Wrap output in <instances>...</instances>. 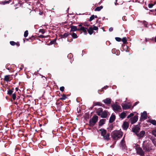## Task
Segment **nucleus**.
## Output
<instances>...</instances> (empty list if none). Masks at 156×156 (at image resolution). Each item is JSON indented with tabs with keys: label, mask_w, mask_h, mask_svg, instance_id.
I'll return each instance as SVG.
<instances>
[{
	"label": "nucleus",
	"mask_w": 156,
	"mask_h": 156,
	"mask_svg": "<svg viewBox=\"0 0 156 156\" xmlns=\"http://www.w3.org/2000/svg\"><path fill=\"white\" fill-rule=\"evenodd\" d=\"M123 134V133L120 130H114L112 132L111 135L114 140H118L122 137Z\"/></svg>",
	"instance_id": "f257e3e1"
},
{
	"label": "nucleus",
	"mask_w": 156,
	"mask_h": 156,
	"mask_svg": "<svg viewBox=\"0 0 156 156\" xmlns=\"http://www.w3.org/2000/svg\"><path fill=\"white\" fill-rule=\"evenodd\" d=\"M98 117L97 115H94L93 117L91 120L90 121L89 123L90 126H94L98 121Z\"/></svg>",
	"instance_id": "f03ea898"
},
{
	"label": "nucleus",
	"mask_w": 156,
	"mask_h": 156,
	"mask_svg": "<svg viewBox=\"0 0 156 156\" xmlns=\"http://www.w3.org/2000/svg\"><path fill=\"white\" fill-rule=\"evenodd\" d=\"M140 129V126L139 125H136L132 128V131L136 135L139 132Z\"/></svg>",
	"instance_id": "7ed1b4c3"
},
{
	"label": "nucleus",
	"mask_w": 156,
	"mask_h": 156,
	"mask_svg": "<svg viewBox=\"0 0 156 156\" xmlns=\"http://www.w3.org/2000/svg\"><path fill=\"white\" fill-rule=\"evenodd\" d=\"M112 107L115 111H118L121 109L120 106L117 104L113 105Z\"/></svg>",
	"instance_id": "20e7f679"
},
{
	"label": "nucleus",
	"mask_w": 156,
	"mask_h": 156,
	"mask_svg": "<svg viewBox=\"0 0 156 156\" xmlns=\"http://www.w3.org/2000/svg\"><path fill=\"white\" fill-rule=\"evenodd\" d=\"M137 153L140 155L143 156L144 155V152L140 147H137L136 148Z\"/></svg>",
	"instance_id": "39448f33"
},
{
	"label": "nucleus",
	"mask_w": 156,
	"mask_h": 156,
	"mask_svg": "<svg viewBox=\"0 0 156 156\" xmlns=\"http://www.w3.org/2000/svg\"><path fill=\"white\" fill-rule=\"evenodd\" d=\"M147 113L146 111H144L141 113L140 117V120L142 121V120H145L147 119Z\"/></svg>",
	"instance_id": "423d86ee"
},
{
	"label": "nucleus",
	"mask_w": 156,
	"mask_h": 156,
	"mask_svg": "<svg viewBox=\"0 0 156 156\" xmlns=\"http://www.w3.org/2000/svg\"><path fill=\"white\" fill-rule=\"evenodd\" d=\"M138 119V116L137 115H136L134 116L133 117L130 119V120L131 123L132 124H133L136 122L137 121Z\"/></svg>",
	"instance_id": "0eeeda50"
},
{
	"label": "nucleus",
	"mask_w": 156,
	"mask_h": 156,
	"mask_svg": "<svg viewBox=\"0 0 156 156\" xmlns=\"http://www.w3.org/2000/svg\"><path fill=\"white\" fill-rule=\"evenodd\" d=\"M79 28L78 29V30H82L85 33H87V28L82 27L81 24L78 25Z\"/></svg>",
	"instance_id": "6e6552de"
},
{
	"label": "nucleus",
	"mask_w": 156,
	"mask_h": 156,
	"mask_svg": "<svg viewBox=\"0 0 156 156\" xmlns=\"http://www.w3.org/2000/svg\"><path fill=\"white\" fill-rule=\"evenodd\" d=\"M145 134V132L144 131H142L140 133H138L136 135L139 139L142 138L144 137Z\"/></svg>",
	"instance_id": "1a4fd4ad"
},
{
	"label": "nucleus",
	"mask_w": 156,
	"mask_h": 156,
	"mask_svg": "<svg viewBox=\"0 0 156 156\" xmlns=\"http://www.w3.org/2000/svg\"><path fill=\"white\" fill-rule=\"evenodd\" d=\"M129 124L128 122L125 121L124 122L122 125V127L123 129L126 130L129 127Z\"/></svg>",
	"instance_id": "9d476101"
},
{
	"label": "nucleus",
	"mask_w": 156,
	"mask_h": 156,
	"mask_svg": "<svg viewBox=\"0 0 156 156\" xmlns=\"http://www.w3.org/2000/svg\"><path fill=\"white\" fill-rule=\"evenodd\" d=\"M102 101L105 104L107 105L110 104L111 103V100L110 98H107L106 99L103 100Z\"/></svg>",
	"instance_id": "9b49d317"
},
{
	"label": "nucleus",
	"mask_w": 156,
	"mask_h": 156,
	"mask_svg": "<svg viewBox=\"0 0 156 156\" xmlns=\"http://www.w3.org/2000/svg\"><path fill=\"white\" fill-rule=\"evenodd\" d=\"M120 145L122 147V148H125L126 147V145L125 144V141L124 140V136L121 140V141L120 142Z\"/></svg>",
	"instance_id": "f8f14e48"
},
{
	"label": "nucleus",
	"mask_w": 156,
	"mask_h": 156,
	"mask_svg": "<svg viewBox=\"0 0 156 156\" xmlns=\"http://www.w3.org/2000/svg\"><path fill=\"white\" fill-rule=\"evenodd\" d=\"M115 119V115H114L112 114L110 118L109 122L111 123L113 122Z\"/></svg>",
	"instance_id": "ddd939ff"
},
{
	"label": "nucleus",
	"mask_w": 156,
	"mask_h": 156,
	"mask_svg": "<svg viewBox=\"0 0 156 156\" xmlns=\"http://www.w3.org/2000/svg\"><path fill=\"white\" fill-rule=\"evenodd\" d=\"M122 106L124 110H126L129 108L131 107V105H128L127 104H124L122 105Z\"/></svg>",
	"instance_id": "4468645a"
},
{
	"label": "nucleus",
	"mask_w": 156,
	"mask_h": 156,
	"mask_svg": "<svg viewBox=\"0 0 156 156\" xmlns=\"http://www.w3.org/2000/svg\"><path fill=\"white\" fill-rule=\"evenodd\" d=\"M107 115V112L106 111H104L102 112L100 116L102 118H106Z\"/></svg>",
	"instance_id": "2eb2a0df"
},
{
	"label": "nucleus",
	"mask_w": 156,
	"mask_h": 156,
	"mask_svg": "<svg viewBox=\"0 0 156 156\" xmlns=\"http://www.w3.org/2000/svg\"><path fill=\"white\" fill-rule=\"evenodd\" d=\"M99 131L101 132V135L102 136H104L107 134L106 130L104 129H101Z\"/></svg>",
	"instance_id": "dca6fc26"
},
{
	"label": "nucleus",
	"mask_w": 156,
	"mask_h": 156,
	"mask_svg": "<svg viewBox=\"0 0 156 156\" xmlns=\"http://www.w3.org/2000/svg\"><path fill=\"white\" fill-rule=\"evenodd\" d=\"M151 148L148 145H144L143 146V150L145 151H149L151 150Z\"/></svg>",
	"instance_id": "f3484780"
},
{
	"label": "nucleus",
	"mask_w": 156,
	"mask_h": 156,
	"mask_svg": "<svg viewBox=\"0 0 156 156\" xmlns=\"http://www.w3.org/2000/svg\"><path fill=\"white\" fill-rule=\"evenodd\" d=\"M103 112V109L102 108H99L96 110V113L99 116H100L101 115V113Z\"/></svg>",
	"instance_id": "a211bd4d"
},
{
	"label": "nucleus",
	"mask_w": 156,
	"mask_h": 156,
	"mask_svg": "<svg viewBox=\"0 0 156 156\" xmlns=\"http://www.w3.org/2000/svg\"><path fill=\"white\" fill-rule=\"evenodd\" d=\"M102 136L104 140L108 141L109 139L110 134L109 133H107V134Z\"/></svg>",
	"instance_id": "6ab92c4d"
},
{
	"label": "nucleus",
	"mask_w": 156,
	"mask_h": 156,
	"mask_svg": "<svg viewBox=\"0 0 156 156\" xmlns=\"http://www.w3.org/2000/svg\"><path fill=\"white\" fill-rule=\"evenodd\" d=\"M70 28L71 29L70 31H75L76 30H78L77 27L75 26H72Z\"/></svg>",
	"instance_id": "aec40b11"
},
{
	"label": "nucleus",
	"mask_w": 156,
	"mask_h": 156,
	"mask_svg": "<svg viewBox=\"0 0 156 156\" xmlns=\"http://www.w3.org/2000/svg\"><path fill=\"white\" fill-rule=\"evenodd\" d=\"M126 116V113L125 112H122L121 113L120 115V118H121L122 119L125 118Z\"/></svg>",
	"instance_id": "412c9836"
},
{
	"label": "nucleus",
	"mask_w": 156,
	"mask_h": 156,
	"mask_svg": "<svg viewBox=\"0 0 156 156\" xmlns=\"http://www.w3.org/2000/svg\"><path fill=\"white\" fill-rule=\"evenodd\" d=\"M105 119H101L99 123V126H101L105 123Z\"/></svg>",
	"instance_id": "4be33fe9"
},
{
	"label": "nucleus",
	"mask_w": 156,
	"mask_h": 156,
	"mask_svg": "<svg viewBox=\"0 0 156 156\" xmlns=\"http://www.w3.org/2000/svg\"><path fill=\"white\" fill-rule=\"evenodd\" d=\"M10 2V0L9 1H4L0 2V4L2 5H5V4H8Z\"/></svg>",
	"instance_id": "5701e85b"
},
{
	"label": "nucleus",
	"mask_w": 156,
	"mask_h": 156,
	"mask_svg": "<svg viewBox=\"0 0 156 156\" xmlns=\"http://www.w3.org/2000/svg\"><path fill=\"white\" fill-rule=\"evenodd\" d=\"M87 31L90 35L92 34L93 32V30L92 27H90L89 28L87 29Z\"/></svg>",
	"instance_id": "b1692460"
},
{
	"label": "nucleus",
	"mask_w": 156,
	"mask_h": 156,
	"mask_svg": "<svg viewBox=\"0 0 156 156\" xmlns=\"http://www.w3.org/2000/svg\"><path fill=\"white\" fill-rule=\"evenodd\" d=\"M119 51L116 50L115 49H113L112 50V53L114 54H115L117 55H119Z\"/></svg>",
	"instance_id": "393cba45"
},
{
	"label": "nucleus",
	"mask_w": 156,
	"mask_h": 156,
	"mask_svg": "<svg viewBox=\"0 0 156 156\" xmlns=\"http://www.w3.org/2000/svg\"><path fill=\"white\" fill-rule=\"evenodd\" d=\"M149 122L153 125H156V121L155 120H150L149 121Z\"/></svg>",
	"instance_id": "a878e982"
},
{
	"label": "nucleus",
	"mask_w": 156,
	"mask_h": 156,
	"mask_svg": "<svg viewBox=\"0 0 156 156\" xmlns=\"http://www.w3.org/2000/svg\"><path fill=\"white\" fill-rule=\"evenodd\" d=\"M103 7L102 6H101L99 7H98L96 8L95 10V11H99L100 10H101L103 8Z\"/></svg>",
	"instance_id": "bb28decb"
},
{
	"label": "nucleus",
	"mask_w": 156,
	"mask_h": 156,
	"mask_svg": "<svg viewBox=\"0 0 156 156\" xmlns=\"http://www.w3.org/2000/svg\"><path fill=\"white\" fill-rule=\"evenodd\" d=\"M71 36L73 38H76L78 37V36L77 34L74 33H73L72 34Z\"/></svg>",
	"instance_id": "cd10ccee"
},
{
	"label": "nucleus",
	"mask_w": 156,
	"mask_h": 156,
	"mask_svg": "<svg viewBox=\"0 0 156 156\" xmlns=\"http://www.w3.org/2000/svg\"><path fill=\"white\" fill-rule=\"evenodd\" d=\"M69 35V33H65L63 35H62V37L63 38H65L67 37Z\"/></svg>",
	"instance_id": "c85d7f7f"
},
{
	"label": "nucleus",
	"mask_w": 156,
	"mask_h": 156,
	"mask_svg": "<svg viewBox=\"0 0 156 156\" xmlns=\"http://www.w3.org/2000/svg\"><path fill=\"white\" fill-rule=\"evenodd\" d=\"M9 76L6 75L5 76L4 80L6 81H9Z\"/></svg>",
	"instance_id": "c756f323"
},
{
	"label": "nucleus",
	"mask_w": 156,
	"mask_h": 156,
	"mask_svg": "<svg viewBox=\"0 0 156 156\" xmlns=\"http://www.w3.org/2000/svg\"><path fill=\"white\" fill-rule=\"evenodd\" d=\"M152 141L154 145L156 147V139L154 138L152 139Z\"/></svg>",
	"instance_id": "7c9ffc66"
},
{
	"label": "nucleus",
	"mask_w": 156,
	"mask_h": 156,
	"mask_svg": "<svg viewBox=\"0 0 156 156\" xmlns=\"http://www.w3.org/2000/svg\"><path fill=\"white\" fill-rule=\"evenodd\" d=\"M152 133L153 135L156 137V129L153 130L152 131Z\"/></svg>",
	"instance_id": "2f4dec72"
},
{
	"label": "nucleus",
	"mask_w": 156,
	"mask_h": 156,
	"mask_svg": "<svg viewBox=\"0 0 156 156\" xmlns=\"http://www.w3.org/2000/svg\"><path fill=\"white\" fill-rule=\"evenodd\" d=\"M94 15H92L91 16V17L90 18L89 21L90 22L91 21H92L94 19Z\"/></svg>",
	"instance_id": "473e14b6"
},
{
	"label": "nucleus",
	"mask_w": 156,
	"mask_h": 156,
	"mask_svg": "<svg viewBox=\"0 0 156 156\" xmlns=\"http://www.w3.org/2000/svg\"><path fill=\"white\" fill-rule=\"evenodd\" d=\"M28 34V30H26L25 31L24 33V36L25 37H27Z\"/></svg>",
	"instance_id": "72a5a7b5"
},
{
	"label": "nucleus",
	"mask_w": 156,
	"mask_h": 156,
	"mask_svg": "<svg viewBox=\"0 0 156 156\" xmlns=\"http://www.w3.org/2000/svg\"><path fill=\"white\" fill-rule=\"evenodd\" d=\"M122 41L123 42V43L124 44H125L127 42V40L126 38L125 37H123L122 40Z\"/></svg>",
	"instance_id": "f704fd0d"
},
{
	"label": "nucleus",
	"mask_w": 156,
	"mask_h": 156,
	"mask_svg": "<svg viewBox=\"0 0 156 156\" xmlns=\"http://www.w3.org/2000/svg\"><path fill=\"white\" fill-rule=\"evenodd\" d=\"M13 92V91L12 90H9L8 91V94L9 95H11L12 94Z\"/></svg>",
	"instance_id": "c9c22d12"
},
{
	"label": "nucleus",
	"mask_w": 156,
	"mask_h": 156,
	"mask_svg": "<svg viewBox=\"0 0 156 156\" xmlns=\"http://www.w3.org/2000/svg\"><path fill=\"white\" fill-rule=\"evenodd\" d=\"M66 95H63L62 96V97L60 98V99L62 100H64L66 99Z\"/></svg>",
	"instance_id": "e433bc0d"
},
{
	"label": "nucleus",
	"mask_w": 156,
	"mask_h": 156,
	"mask_svg": "<svg viewBox=\"0 0 156 156\" xmlns=\"http://www.w3.org/2000/svg\"><path fill=\"white\" fill-rule=\"evenodd\" d=\"M10 44L12 46H14L15 45V44H16V43L14 41H11L10 42Z\"/></svg>",
	"instance_id": "4c0bfd02"
},
{
	"label": "nucleus",
	"mask_w": 156,
	"mask_h": 156,
	"mask_svg": "<svg viewBox=\"0 0 156 156\" xmlns=\"http://www.w3.org/2000/svg\"><path fill=\"white\" fill-rule=\"evenodd\" d=\"M95 105H99L100 106H101L102 105V104H101L100 102H96L95 103Z\"/></svg>",
	"instance_id": "58836bf2"
},
{
	"label": "nucleus",
	"mask_w": 156,
	"mask_h": 156,
	"mask_svg": "<svg viewBox=\"0 0 156 156\" xmlns=\"http://www.w3.org/2000/svg\"><path fill=\"white\" fill-rule=\"evenodd\" d=\"M115 39L117 41L119 42L121 41V39L120 37H116Z\"/></svg>",
	"instance_id": "ea45409f"
},
{
	"label": "nucleus",
	"mask_w": 156,
	"mask_h": 156,
	"mask_svg": "<svg viewBox=\"0 0 156 156\" xmlns=\"http://www.w3.org/2000/svg\"><path fill=\"white\" fill-rule=\"evenodd\" d=\"M16 94L14 93L12 95V98L13 100H15L16 99Z\"/></svg>",
	"instance_id": "a19ab883"
},
{
	"label": "nucleus",
	"mask_w": 156,
	"mask_h": 156,
	"mask_svg": "<svg viewBox=\"0 0 156 156\" xmlns=\"http://www.w3.org/2000/svg\"><path fill=\"white\" fill-rule=\"evenodd\" d=\"M93 30H98V27H96L94 25V27H92Z\"/></svg>",
	"instance_id": "79ce46f5"
},
{
	"label": "nucleus",
	"mask_w": 156,
	"mask_h": 156,
	"mask_svg": "<svg viewBox=\"0 0 156 156\" xmlns=\"http://www.w3.org/2000/svg\"><path fill=\"white\" fill-rule=\"evenodd\" d=\"M134 115V114L133 113H130L129 115H128L127 117V118L129 119V118H130V117L133 116Z\"/></svg>",
	"instance_id": "37998d69"
},
{
	"label": "nucleus",
	"mask_w": 156,
	"mask_h": 156,
	"mask_svg": "<svg viewBox=\"0 0 156 156\" xmlns=\"http://www.w3.org/2000/svg\"><path fill=\"white\" fill-rule=\"evenodd\" d=\"M39 32L41 33L42 34H44L45 33V31L43 29H41L39 30Z\"/></svg>",
	"instance_id": "c03bdc74"
},
{
	"label": "nucleus",
	"mask_w": 156,
	"mask_h": 156,
	"mask_svg": "<svg viewBox=\"0 0 156 156\" xmlns=\"http://www.w3.org/2000/svg\"><path fill=\"white\" fill-rule=\"evenodd\" d=\"M153 5L152 4H148V7L149 8H151L153 7Z\"/></svg>",
	"instance_id": "a18cd8bd"
},
{
	"label": "nucleus",
	"mask_w": 156,
	"mask_h": 156,
	"mask_svg": "<svg viewBox=\"0 0 156 156\" xmlns=\"http://www.w3.org/2000/svg\"><path fill=\"white\" fill-rule=\"evenodd\" d=\"M64 87H61L60 88V90L62 91H63L64 90Z\"/></svg>",
	"instance_id": "49530a36"
},
{
	"label": "nucleus",
	"mask_w": 156,
	"mask_h": 156,
	"mask_svg": "<svg viewBox=\"0 0 156 156\" xmlns=\"http://www.w3.org/2000/svg\"><path fill=\"white\" fill-rule=\"evenodd\" d=\"M68 57H70V58H71V57H73V55H72L71 54H69L68 55Z\"/></svg>",
	"instance_id": "de8ad7c7"
},
{
	"label": "nucleus",
	"mask_w": 156,
	"mask_h": 156,
	"mask_svg": "<svg viewBox=\"0 0 156 156\" xmlns=\"http://www.w3.org/2000/svg\"><path fill=\"white\" fill-rule=\"evenodd\" d=\"M55 40H54L52 41H51V42H50V44H53L55 42Z\"/></svg>",
	"instance_id": "09e8293b"
},
{
	"label": "nucleus",
	"mask_w": 156,
	"mask_h": 156,
	"mask_svg": "<svg viewBox=\"0 0 156 156\" xmlns=\"http://www.w3.org/2000/svg\"><path fill=\"white\" fill-rule=\"evenodd\" d=\"M139 103V102L138 101V102H135L134 104L133 105V107L134 106H135L136 105L138 104Z\"/></svg>",
	"instance_id": "8fccbe9b"
},
{
	"label": "nucleus",
	"mask_w": 156,
	"mask_h": 156,
	"mask_svg": "<svg viewBox=\"0 0 156 156\" xmlns=\"http://www.w3.org/2000/svg\"><path fill=\"white\" fill-rule=\"evenodd\" d=\"M113 30V28L112 27H110L109 28V31H112Z\"/></svg>",
	"instance_id": "3c124183"
},
{
	"label": "nucleus",
	"mask_w": 156,
	"mask_h": 156,
	"mask_svg": "<svg viewBox=\"0 0 156 156\" xmlns=\"http://www.w3.org/2000/svg\"><path fill=\"white\" fill-rule=\"evenodd\" d=\"M18 90H19V89L18 87H16L15 88V90H16V91H17Z\"/></svg>",
	"instance_id": "603ef678"
},
{
	"label": "nucleus",
	"mask_w": 156,
	"mask_h": 156,
	"mask_svg": "<svg viewBox=\"0 0 156 156\" xmlns=\"http://www.w3.org/2000/svg\"><path fill=\"white\" fill-rule=\"evenodd\" d=\"M117 0H115V5H116L118 4V3H117Z\"/></svg>",
	"instance_id": "864d4df0"
},
{
	"label": "nucleus",
	"mask_w": 156,
	"mask_h": 156,
	"mask_svg": "<svg viewBox=\"0 0 156 156\" xmlns=\"http://www.w3.org/2000/svg\"><path fill=\"white\" fill-rule=\"evenodd\" d=\"M110 147H111V148H114V145H111Z\"/></svg>",
	"instance_id": "5fc2aeb1"
},
{
	"label": "nucleus",
	"mask_w": 156,
	"mask_h": 156,
	"mask_svg": "<svg viewBox=\"0 0 156 156\" xmlns=\"http://www.w3.org/2000/svg\"><path fill=\"white\" fill-rule=\"evenodd\" d=\"M73 41V39H71V41H69L68 39L67 40V41L68 42H71Z\"/></svg>",
	"instance_id": "6e6d98bb"
},
{
	"label": "nucleus",
	"mask_w": 156,
	"mask_h": 156,
	"mask_svg": "<svg viewBox=\"0 0 156 156\" xmlns=\"http://www.w3.org/2000/svg\"><path fill=\"white\" fill-rule=\"evenodd\" d=\"M108 87V86H106V87H105L104 88H105V89H106Z\"/></svg>",
	"instance_id": "4d7b16f0"
},
{
	"label": "nucleus",
	"mask_w": 156,
	"mask_h": 156,
	"mask_svg": "<svg viewBox=\"0 0 156 156\" xmlns=\"http://www.w3.org/2000/svg\"><path fill=\"white\" fill-rule=\"evenodd\" d=\"M108 87V86H106V87H105L104 88H105V89H106Z\"/></svg>",
	"instance_id": "13d9d810"
},
{
	"label": "nucleus",
	"mask_w": 156,
	"mask_h": 156,
	"mask_svg": "<svg viewBox=\"0 0 156 156\" xmlns=\"http://www.w3.org/2000/svg\"><path fill=\"white\" fill-rule=\"evenodd\" d=\"M94 18H97V16H94Z\"/></svg>",
	"instance_id": "bf43d9fd"
},
{
	"label": "nucleus",
	"mask_w": 156,
	"mask_h": 156,
	"mask_svg": "<svg viewBox=\"0 0 156 156\" xmlns=\"http://www.w3.org/2000/svg\"><path fill=\"white\" fill-rule=\"evenodd\" d=\"M155 14L156 15V9L155 10Z\"/></svg>",
	"instance_id": "052dcab7"
},
{
	"label": "nucleus",
	"mask_w": 156,
	"mask_h": 156,
	"mask_svg": "<svg viewBox=\"0 0 156 156\" xmlns=\"http://www.w3.org/2000/svg\"><path fill=\"white\" fill-rule=\"evenodd\" d=\"M144 26L145 27H147V25L146 24V23H145Z\"/></svg>",
	"instance_id": "680f3d73"
},
{
	"label": "nucleus",
	"mask_w": 156,
	"mask_h": 156,
	"mask_svg": "<svg viewBox=\"0 0 156 156\" xmlns=\"http://www.w3.org/2000/svg\"><path fill=\"white\" fill-rule=\"evenodd\" d=\"M116 143V141H115V142H114V144H113L114 145V144H115Z\"/></svg>",
	"instance_id": "e2e57ef3"
},
{
	"label": "nucleus",
	"mask_w": 156,
	"mask_h": 156,
	"mask_svg": "<svg viewBox=\"0 0 156 156\" xmlns=\"http://www.w3.org/2000/svg\"><path fill=\"white\" fill-rule=\"evenodd\" d=\"M35 74H37V72H35Z\"/></svg>",
	"instance_id": "0e129e2a"
},
{
	"label": "nucleus",
	"mask_w": 156,
	"mask_h": 156,
	"mask_svg": "<svg viewBox=\"0 0 156 156\" xmlns=\"http://www.w3.org/2000/svg\"><path fill=\"white\" fill-rule=\"evenodd\" d=\"M25 42V41L24 40V42Z\"/></svg>",
	"instance_id": "69168bd1"
}]
</instances>
